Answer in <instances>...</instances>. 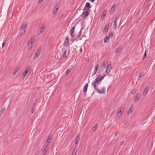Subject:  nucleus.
I'll return each instance as SVG.
<instances>
[{"mask_svg": "<svg viewBox=\"0 0 155 155\" xmlns=\"http://www.w3.org/2000/svg\"><path fill=\"white\" fill-rule=\"evenodd\" d=\"M105 75L101 76L100 74H99L97 78L95 79L94 81L92 83V84L93 86V87L94 89H97V86L98 84L101 82L102 80L103 79L104 77H105Z\"/></svg>", "mask_w": 155, "mask_h": 155, "instance_id": "obj_1", "label": "nucleus"}, {"mask_svg": "<svg viewBox=\"0 0 155 155\" xmlns=\"http://www.w3.org/2000/svg\"><path fill=\"white\" fill-rule=\"evenodd\" d=\"M85 10L81 15V16L84 19H85L89 15L90 12L89 9H87Z\"/></svg>", "mask_w": 155, "mask_h": 155, "instance_id": "obj_2", "label": "nucleus"}, {"mask_svg": "<svg viewBox=\"0 0 155 155\" xmlns=\"http://www.w3.org/2000/svg\"><path fill=\"white\" fill-rule=\"evenodd\" d=\"M27 26L25 24H23L21 26V28L20 30L19 35H22L24 34L27 28Z\"/></svg>", "mask_w": 155, "mask_h": 155, "instance_id": "obj_3", "label": "nucleus"}, {"mask_svg": "<svg viewBox=\"0 0 155 155\" xmlns=\"http://www.w3.org/2000/svg\"><path fill=\"white\" fill-rule=\"evenodd\" d=\"M124 110V107H120V109H119V111L117 112V114H116V115L117 117L120 116L121 115L122 112H123Z\"/></svg>", "mask_w": 155, "mask_h": 155, "instance_id": "obj_4", "label": "nucleus"}, {"mask_svg": "<svg viewBox=\"0 0 155 155\" xmlns=\"http://www.w3.org/2000/svg\"><path fill=\"white\" fill-rule=\"evenodd\" d=\"M40 52H41L40 49H38L37 50L35 53V54L34 57V60H35L36 59H37L38 58V57L39 55V54L40 53Z\"/></svg>", "mask_w": 155, "mask_h": 155, "instance_id": "obj_5", "label": "nucleus"}, {"mask_svg": "<svg viewBox=\"0 0 155 155\" xmlns=\"http://www.w3.org/2000/svg\"><path fill=\"white\" fill-rule=\"evenodd\" d=\"M96 90L99 94H103L104 93V91L105 89H104V87L101 88L100 89H98L97 88V87L96 89H95Z\"/></svg>", "mask_w": 155, "mask_h": 155, "instance_id": "obj_6", "label": "nucleus"}, {"mask_svg": "<svg viewBox=\"0 0 155 155\" xmlns=\"http://www.w3.org/2000/svg\"><path fill=\"white\" fill-rule=\"evenodd\" d=\"M98 67V64H96L95 65L94 67V71L92 73L91 77L94 76L96 74Z\"/></svg>", "mask_w": 155, "mask_h": 155, "instance_id": "obj_7", "label": "nucleus"}, {"mask_svg": "<svg viewBox=\"0 0 155 155\" xmlns=\"http://www.w3.org/2000/svg\"><path fill=\"white\" fill-rule=\"evenodd\" d=\"M45 25H43L42 26V27L38 31V35H39L43 32V31L45 29Z\"/></svg>", "mask_w": 155, "mask_h": 155, "instance_id": "obj_8", "label": "nucleus"}, {"mask_svg": "<svg viewBox=\"0 0 155 155\" xmlns=\"http://www.w3.org/2000/svg\"><path fill=\"white\" fill-rule=\"evenodd\" d=\"M64 50V52L63 56L64 58H65L68 57L69 54V52L67 51L66 49Z\"/></svg>", "mask_w": 155, "mask_h": 155, "instance_id": "obj_9", "label": "nucleus"}, {"mask_svg": "<svg viewBox=\"0 0 155 155\" xmlns=\"http://www.w3.org/2000/svg\"><path fill=\"white\" fill-rule=\"evenodd\" d=\"M112 68V67L109 64V65H108L106 69V73L107 74L109 73L110 72Z\"/></svg>", "mask_w": 155, "mask_h": 155, "instance_id": "obj_10", "label": "nucleus"}, {"mask_svg": "<svg viewBox=\"0 0 155 155\" xmlns=\"http://www.w3.org/2000/svg\"><path fill=\"white\" fill-rule=\"evenodd\" d=\"M75 28V26H73L72 28L71 29V35L72 37H74L75 36V34L74 33V31Z\"/></svg>", "mask_w": 155, "mask_h": 155, "instance_id": "obj_11", "label": "nucleus"}, {"mask_svg": "<svg viewBox=\"0 0 155 155\" xmlns=\"http://www.w3.org/2000/svg\"><path fill=\"white\" fill-rule=\"evenodd\" d=\"M80 136L78 135L77 137L75 138L74 140L75 144L76 145V146L78 144L80 141Z\"/></svg>", "mask_w": 155, "mask_h": 155, "instance_id": "obj_12", "label": "nucleus"}, {"mask_svg": "<svg viewBox=\"0 0 155 155\" xmlns=\"http://www.w3.org/2000/svg\"><path fill=\"white\" fill-rule=\"evenodd\" d=\"M91 6L90 3L87 2L85 5V7L83 8V10H86L87 9H89L91 8Z\"/></svg>", "mask_w": 155, "mask_h": 155, "instance_id": "obj_13", "label": "nucleus"}, {"mask_svg": "<svg viewBox=\"0 0 155 155\" xmlns=\"http://www.w3.org/2000/svg\"><path fill=\"white\" fill-rule=\"evenodd\" d=\"M30 69V68L28 67H27L25 71L23 73V77H25L26 74H28L29 70Z\"/></svg>", "mask_w": 155, "mask_h": 155, "instance_id": "obj_14", "label": "nucleus"}, {"mask_svg": "<svg viewBox=\"0 0 155 155\" xmlns=\"http://www.w3.org/2000/svg\"><path fill=\"white\" fill-rule=\"evenodd\" d=\"M119 17H117L115 19L113 25V27L114 28H115L116 27L117 25V19H119Z\"/></svg>", "mask_w": 155, "mask_h": 155, "instance_id": "obj_15", "label": "nucleus"}, {"mask_svg": "<svg viewBox=\"0 0 155 155\" xmlns=\"http://www.w3.org/2000/svg\"><path fill=\"white\" fill-rule=\"evenodd\" d=\"M149 88L147 87L145 89L143 92V96H145L147 93L148 91Z\"/></svg>", "mask_w": 155, "mask_h": 155, "instance_id": "obj_16", "label": "nucleus"}, {"mask_svg": "<svg viewBox=\"0 0 155 155\" xmlns=\"http://www.w3.org/2000/svg\"><path fill=\"white\" fill-rule=\"evenodd\" d=\"M20 68V66H18L15 68V70L13 72V75H15L17 72L19 70V69Z\"/></svg>", "mask_w": 155, "mask_h": 155, "instance_id": "obj_17", "label": "nucleus"}, {"mask_svg": "<svg viewBox=\"0 0 155 155\" xmlns=\"http://www.w3.org/2000/svg\"><path fill=\"white\" fill-rule=\"evenodd\" d=\"M58 5H56L55 8L54 13L55 15H56L58 12Z\"/></svg>", "mask_w": 155, "mask_h": 155, "instance_id": "obj_18", "label": "nucleus"}, {"mask_svg": "<svg viewBox=\"0 0 155 155\" xmlns=\"http://www.w3.org/2000/svg\"><path fill=\"white\" fill-rule=\"evenodd\" d=\"M88 86V85L87 83L85 85L83 89V91L84 92H86L87 91Z\"/></svg>", "mask_w": 155, "mask_h": 155, "instance_id": "obj_19", "label": "nucleus"}, {"mask_svg": "<svg viewBox=\"0 0 155 155\" xmlns=\"http://www.w3.org/2000/svg\"><path fill=\"white\" fill-rule=\"evenodd\" d=\"M140 95L139 94H137L134 98V101H138L140 97Z\"/></svg>", "mask_w": 155, "mask_h": 155, "instance_id": "obj_20", "label": "nucleus"}, {"mask_svg": "<svg viewBox=\"0 0 155 155\" xmlns=\"http://www.w3.org/2000/svg\"><path fill=\"white\" fill-rule=\"evenodd\" d=\"M109 36H106L104 39V42L105 43H107L109 42Z\"/></svg>", "mask_w": 155, "mask_h": 155, "instance_id": "obj_21", "label": "nucleus"}, {"mask_svg": "<svg viewBox=\"0 0 155 155\" xmlns=\"http://www.w3.org/2000/svg\"><path fill=\"white\" fill-rule=\"evenodd\" d=\"M5 107L3 108L0 112V115L2 116L3 115V114L5 113Z\"/></svg>", "mask_w": 155, "mask_h": 155, "instance_id": "obj_22", "label": "nucleus"}, {"mask_svg": "<svg viewBox=\"0 0 155 155\" xmlns=\"http://www.w3.org/2000/svg\"><path fill=\"white\" fill-rule=\"evenodd\" d=\"M133 110V107H130L129 109V110L128 111V115H129L130 114H131V113L132 112V111Z\"/></svg>", "mask_w": 155, "mask_h": 155, "instance_id": "obj_23", "label": "nucleus"}, {"mask_svg": "<svg viewBox=\"0 0 155 155\" xmlns=\"http://www.w3.org/2000/svg\"><path fill=\"white\" fill-rule=\"evenodd\" d=\"M108 28H109V25H106V26H105V27L104 28V31H105V32L106 33L108 30Z\"/></svg>", "mask_w": 155, "mask_h": 155, "instance_id": "obj_24", "label": "nucleus"}, {"mask_svg": "<svg viewBox=\"0 0 155 155\" xmlns=\"http://www.w3.org/2000/svg\"><path fill=\"white\" fill-rule=\"evenodd\" d=\"M97 125L96 124H95L94 126V127H93V128H92V129H93V131L94 132L95 130H96L97 128Z\"/></svg>", "mask_w": 155, "mask_h": 155, "instance_id": "obj_25", "label": "nucleus"}, {"mask_svg": "<svg viewBox=\"0 0 155 155\" xmlns=\"http://www.w3.org/2000/svg\"><path fill=\"white\" fill-rule=\"evenodd\" d=\"M32 47V44H31L30 43H28V50H30L31 49Z\"/></svg>", "mask_w": 155, "mask_h": 155, "instance_id": "obj_26", "label": "nucleus"}, {"mask_svg": "<svg viewBox=\"0 0 155 155\" xmlns=\"http://www.w3.org/2000/svg\"><path fill=\"white\" fill-rule=\"evenodd\" d=\"M48 149V147L47 146H46L44 149V150L43 151V153L42 154V155H44L45 153L47 152Z\"/></svg>", "mask_w": 155, "mask_h": 155, "instance_id": "obj_27", "label": "nucleus"}, {"mask_svg": "<svg viewBox=\"0 0 155 155\" xmlns=\"http://www.w3.org/2000/svg\"><path fill=\"white\" fill-rule=\"evenodd\" d=\"M34 41H35V38H32L29 41L28 43H30L31 44H32L34 42Z\"/></svg>", "mask_w": 155, "mask_h": 155, "instance_id": "obj_28", "label": "nucleus"}, {"mask_svg": "<svg viewBox=\"0 0 155 155\" xmlns=\"http://www.w3.org/2000/svg\"><path fill=\"white\" fill-rule=\"evenodd\" d=\"M68 42H69L68 38V37H67L66 38L65 41H64V43H66L67 44V45H68Z\"/></svg>", "mask_w": 155, "mask_h": 155, "instance_id": "obj_29", "label": "nucleus"}, {"mask_svg": "<svg viewBox=\"0 0 155 155\" xmlns=\"http://www.w3.org/2000/svg\"><path fill=\"white\" fill-rule=\"evenodd\" d=\"M36 105H34L32 107V110H31V113H33V112H34V111H35V107H36Z\"/></svg>", "mask_w": 155, "mask_h": 155, "instance_id": "obj_30", "label": "nucleus"}, {"mask_svg": "<svg viewBox=\"0 0 155 155\" xmlns=\"http://www.w3.org/2000/svg\"><path fill=\"white\" fill-rule=\"evenodd\" d=\"M51 136H49L48 137L47 140V142L48 143H49L50 142L51 139Z\"/></svg>", "mask_w": 155, "mask_h": 155, "instance_id": "obj_31", "label": "nucleus"}, {"mask_svg": "<svg viewBox=\"0 0 155 155\" xmlns=\"http://www.w3.org/2000/svg\"><path fill=\"white\" fill-rule=\"evenodd\" d=\"M116 4H114L112 6V7L111 8V9L113 11H114L115 9V8L116 7Z\"/></svg>", "mask_w": 155, "mask_h": 155, "instance_id": "obj_32", "label": "nucleus"}, {"mask_svg": "<svg viewBox=\"0 0 155 155\" xmlns=\"http://www.w3.org/2000/svg\"><path fill=\"white\" fill-rule=\"evenodd\" d=\"M121 49V47H118L117 49L116 50V53H117L118 52L120 51V50Z\"/></svg>", "mask_w": 155, "mask_h": 155, "instance_id": "obj_33", "label": "nucleus"}, {"mask_svg": "<svg viewBox=\"0 0 155 155\" xmlns=\"http://www.w3.org/2000/svg\"><path fill=\"white\" fill-rule=\"evenodd\" d=\"M70 72V70L69 69H68L66 71L65 74L68 75V74Z\"/></svg>", "mask_w": 155, "mask_h": 155, "instance_id": "obj_34", "label": "nucleus"}, {"mask_svg": "<svg viewBox=\"0 0 155 155\" xmlns=\"http://www.w3.org/2000/svg\"><path fill=\"white\" fill-rule=\"evenodd\" d=\"M106 12L105 11H104L102 14V16H103V17H105V15H106Z\"/></svg>", "mask_w": 155, "mask_h": 155, "instance_id": "obj_35", "label": "nucleus"}, {"mask_svg": "<svg viewBox=\"0 0 155 155\" xmlns=\"http://www.w3.org/2000/svg\"><path fill=\"white\" fill-rule=\"evenodd\" d=\"M109 35L110 36H111V37H113L114 35L113 34V33L112 32L110 33Z\"/></svg>", "mask_w": 155, "mask_h": 155, "instance_id": "obj_36", "label": "nucleus"}, {"mask_svg": "<svg viewBox=\"0 0 155 155\" xmlns=\"http://www.w3.org/2000/svg\"><path fill=\"white\" fill-rule=\"evenodd\" d=\"M75 149H74V151H73V153H72V155H75V154H76V151L75 152H75Z\"/></svg>", "mask_w": 155, "mask_h": 155, "instance_id": "obj_37", "label": "nucleus"}, {"mask_svg": "<svg viewBox=\"0 0 155 155\" xmlns=\"http://www.w3.org/2000/svg\"><path fill=\"white\" fill-rule=\"evenodd\" d=\"M135 92V91L134 89L131 92V93L132 94H134Z\"/></svg>", "mask_w": 155, "mask_h": 155, "instance_id": "obj_38", "label": "nucleus"}, {"mask_svg": "<svg viewBox=\"0 0 155 155\" xmlns=\"http://www.w3.org/2000/svg\"><path fill=\"white\" fill-rule=\"evenodd\" d=\"M146 55H147L146 53H145L143 55V58H145V57H146Z\"/></svg>", "mask_w": 155, "mask_h": 155, "instance_id": "obj_39", "label": "nucleus"}, {"mask_svg": "<svg viewBox=\"0 0 155 155\" xmlns=\"http://www.w3.org/2000/svg\"><path fill=\"white\" fill-rule=\"evenodd\" d=\"M81 31H82V30H81L79 32V33L78 34V35H79V37L81 35Z\"/></svg>", "mask_w": 155, "mask_h": 155, "instance_id": "obj_40", "label": "nucleus"}, {"mask_svg": "<svg viewBox=\"0 0 155 155\" xmlns=\"http://www.w3.org/2000/svg\"><path fill=\"white\" fill-rule=\"evenodd\" d=\"M43 1V0H39V1H38V3L39 4L41 3Z\"/></svg>", "mask_w": 155, "mask_h": 155, "instance_id": "obj_41", "label": "nucleus"}, {"mask_svg": "<svg viewBox=\"0 0 155 155\" xmlns=\"http://www.w3.org/2000/svg\"><path fill=\"white\" fill-rule=\"evenodd\" d=\"M143 75L142 74V73H140L139 74V76L140 77H141L143 76Z\"/></svg>", "mask_w": 155, "mask_h": 155, "instance_id": "obj_42", "label": "nucleus"}, {"mask_svg": "<svg viewBox=\"0 0 155 155\" xmlns=\"http://www.w3.org/2000/svg\"><path fill=\"white\" fill-rule=\"evenodd\" d=\"M80 51L81 52H82V48H80Z\"/></svg>", "mask_w": 155, "mask_h": 155, "instance_id": "obj_43", "label": "nucleus"}, {"mask_svg": "<svg viewBox=\"0 0 155 155\" xmlns=\"http://www.w3.org/2000/svg\"><path fill=\"white\" fill-rule=\"evenodd\" d=\"M5 44V42H3V43L2 44V47H3L4 46Z\"/></svg>", "mask_w": 155, "mask_h": 155, "instance_id": "obj_44", "label": "nucleus"}, {"mask_svg": "<svg viewBox=\"0 0 155 155\" xmlns=\"http://www.w3.org/2000/svg\"><path fill=\"white\" fill-rule=\"evenodd\" d=\"M124 143V141H122L121 142V144H123Z\"/></svg>", "mask_w": 155, "mask_h": 155, "instance_id": "obj_45", "label": "nucleus"}, {"mask_svg": "<svg viewBox=\"0 0 155 155\" xmlns=\"http://www.w3.org/2000/svg\"><path fill=\"white\" fill-rule=\"evenodd\" d=\"M39 154L38 153H37L35 154V155H38Z\"/></svg>", "mask_w": 155, "mask_h": 155, "instance_id": "obj_46", "label": "nucleus"}, {"mask_svg": "<svg viewBox=\"0 0 155 155\" xmlns=\"http://www.w3.org/2000/svg\"><path fill=\"white\" fill-rule=\"evenodd\" d=\"M91 0L92 2H94V1L95 0Z\"/></svg>", "mask_w": 155, "mask_h": 155, "instance_id": "obj_47", "label": "nucleus"}, {"mask_svg": "<svg viewBox=\"0 0 155 155\" xmlns=\"http://www.w3.org/2000/svg\"><path fill=\"white\" fill-rule=\"evenodd\" d=\"M117 134L116 133V134H115V136H117Z\"/></svg>", "mask_w": 155, "mask_h": 155, "instance_id": "obj_48", "label": "nucleus"}]
</instances>
